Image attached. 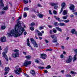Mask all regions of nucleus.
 I'll list each match as a JSON object with an SVG mask.
<instances>
[{"label":"nucleus","mask_w":77,"mask_h":77,"mask_svg":"<svg viewBox=\"0 0 77 77\" xmlns=\"http://www.w3.org/2000/svg\"><path fill=\"white\" fill-rule=\"evenodd\" d=\"M57 8H58V6H55L54 7V9H57Z\"/></svg>","instance_id":"obj_48"},{"label":"nucleus","mask_w":77,"mask_h":77,"mask_svg":"<svg viewBox=\"0 0 77 77\" xmlns=\"http://www.w3.org/2000/svg\"><path fill=\"white\" fill-rule=\"evenodd\" d=\"M27 45L29 47H31V45H30V44L29 43V39L28 38L27 39Z\"/></svg>","instance_id":"obj_19"},{"label":"nucleus","mask_w":77,"mask_h":77,"mask_svg":"<svg viewBox=\"0 0 77 77\" xmlns=\"http://www.w3.org/2000/svg\"><path fill=\"white\" fill-rule=\"evenodd\" d=\"M0 7L1 8L4 7V4L3 3V0H0Z\"/></svg>","instance_id":"obj_12"},{"label":"nucleus","mask_w":77,"mask_h":77,"mask_svg":"<svg viewBox=\"0 0 77 77\" xmlns=\"http://www.w3.org/2000/svg\"><path fill=\"white\" fill-rule=\"evenodd\" d=\"M1 15H3L4 14H5V11H1V12H0Z\"/></svg>","instance_id":"obj_29"},{"label":"nucleus","mask_w":77,"mask_h":77,"mask_svg":"<svg viewBox=\"0 0 77 77\" xmlns=\"http://www.w3.org/2000/svg\"><path fill=\"white\" fill-rule=\"evenodd\" d=\"M66 77H71V75L69 74H66Z\"/></svg>","instance_id":"obj_43"},{"label":"nucleus","mask_w":77,"mask_h":77,"mask_svg":"<svg viewBox=\"0 0 77 77\" xmlns=\"http://www.w3.org/2000/svg\"><path fill=\"white\" fill-rule=\"evenodd\" d=\"M52 42L53 43H55V42H57V40L55 39H53L52 41Z\"/></svg>","instance_id":"obj_26"},{"label":"nucleus","mask_w":77,"mask_h":77,"mask_svg":"<svg viewBox=\"0 0 77 77\" xmlns=\"http://www.w3.org/2000/svg\"><path fill=\"white\" fill-rule=\"evenodd\" d=\"M59 25L60 26H66V24L63 23H60Z\"/></svg>","instance_id":"obj_22"},{"label":"nucleus","mask_w":77,"mask_h":77,"mask_svg":"<svg viewBox=\"0 0 77 77\" xmlns=\"http://www.w3.org/2000/svg\"><path fill=\"white\" fill-rule=\"evenodd\" d=\"M53 13H54V14H57V12H56V11L54 10L53 11Z\"/></svg>","instance_id":"obj_45"},{"label":"nucleus","mask_w":77,"mask_h":77,"mask_svg":"<svg viewBox=\"0 0 77 77\" xmlns=\"http://www.w3.org/2000/svg\"><path fill=\"white\" fill-rule=\"evenodd\" d=\"M52 32H53V31L52 30H51L50 31V34H51L52 33Z\"/></svg>","instance_id":"obj_58"},{"label":"nucleus","mask_w":77,"mask_h":77,"mask_svg":"<svg viewBox=\"0 0 77 77\" xmlns=\"http://www.w3.org/2000/svg\"><path fill=\"white\" fill-rule=\"evenodd\" d=\"M75 7L74 5H71L70 7H69V9H70V10H72V11H73L74 10Z\"/></svg>","instance_id":"obj_14"},{"label":"nucleus","mask_w":77,"mask_h":77,"mask_svg":"<svg viewBox=\"0 0 77 77\" xmlns=\"http://www.w3.org/2000/svg\"><path fill=\"white\" fill-rule=\"evenodd\" d=\"M30 64H31V61H30L28 62L26 60L25 62L24 63V65L26 67H27L28 65H30Z\"/></svg>","instance_id":"obj_9"},{"label":"nucleus","mask_w":77,"mask_h":77,"mask_svg":"<svg viewBox=\"0 0 77 77\" xmlns=\"http://www.w3.org/2000/svg\"><path fill=\"white\" fill-rule=\"evenodd\" d=\"M30 73L31 74L33 75V76H35V75H36V73H35V72L33 70H31L30 72Z\"/></svg>","instance_id":"obj_15"},{"label":"nucleus","mask_w":77,"mask_h":77,"mask_svg":"<svg viewBox=\"0 0 77 77\" xmlns=\"http://www.w3.org/2000/svg\"><path fill=\"white\" fill-rule=\"evenodd\" d=\"M39 29L40 30H42L44 29V26H40L39 27Z\"/></svg>","instance_id":"obj_42"},{"label":"nucleus","mask_w":77,"mask_h":77,"mask_svg":"<svg viewBox=\"0 0 77 77\" xmlns=\"http://www.w3.org/2000/svg\"><path fill=\"white\" fill-rule=\"evenodd\" d=\"M61 6L62 7L61 9L60 12L59 13L60 14L62 13V11H63V8H64L65 6V2H63V3H61Z\"/></svg>","instance_id":"obj_6"},{"label":"nucleus","mask_w":77,"mask_h":77,"mask_svg":"<svg viewBox=\"0 0 77 77\" xmlns=\"http://www.w3.org/2000/svg\"><path fill=\"white\" fill-rule=\"evenodd\" d=\"M49 14H50V15H52V13H51V10H50L49 11Z\"/></svg>","instance_id":"obj_54"},{"label":"nucleus","mask_w":77,"mask_h":77,"mask_svg":"<svg viewBox=\"0 0 77 77\" xmlns=\"http://www.w3.org/2000/svg\"><path fill=\"white\" fill-rule=\"evenodd\" d=\"M67 14H68V11H67V10H64L63 11V15H67Z\"/></svg>","instance_id":"obj_17"},{"label":"nucleus","mask_w":77,"mask_h":77,"mask_svg":"<svg viewBox=\"0 0 77 77\" xmlns=\"http://www.w3.org/2000/svg\"><path fill=\"white\" fill-rule=\"evenodd\" d=\"M72 57L71 56H69V59L67 60H66V61L67 63H70L72 61Z\"/></svg>","instance_id":"obj_8"},{"label":"nucleus","mask_w":77,"mask_h":77,"mask_svg":"<svg viewBox=\"0 0 77 77\" xmlns=\"http://www.w3.org/2000/svg\"><path fill=\"white\" fill-rule=\"evenodd\" d=\"M38 68L39 69H44V68L43 67H41L40 66H39L38 67Z\"/></svg>","instance_id":"obj_37"},{"label":"nucleus","mask_w":77,"mask_h":77,"mask_svg":"<svg viewBox=\"0 0 77 77\" xmlns=\"http://www.w3.org/2000/svg\"><path fill=\"white\" fill-rule=\"evenodd\" d=\"M8 8L7 7H4L2 9V10H3V11H5V10H6H6H8Z\"/></svg>","instance_id":"obj_35"},{"label":"nucleus","mask_w":77,"mask_h":77,"mask_svg":"<svg viewBox=\"0 0 77 77\" xmlns=\"http://www.w3.org/2000/svg\"><path fill=\"white\" fill-rule=\"evenodd\" d=\"M61 48H62V49H64V46H62Z\"/></svg>","instance_id":"obj_60"},{"label":"nucleus","mask_w":77,"mask_h":77,"mask_svg":"<svg viewBox=\"0 0 77 77\" xmlns=\"http://www.w3.org/2000/svg\"><path fill=\"white\" fill-rule=\"evenodd\" d=\"M35 62H36V63H39V60H35Z\"/></svg>","instance_id":"obj_44"},{"label":"nucleus","mask_w":77,"mask_h":77,"mask_svg":"<svg viewBox=\"0 0 77 77\" xmlns=\"http://www.w3.org/2000/svg\"><path fill=\"white\" fill-rule=\"evenodd\" d=\"M68 17V16H63V19H66Z\"/></svg>","instance_id":"obj_38"},{"label":"nucleus","mask_w":77,"mask_h":77,"mask_svg":"<svg viewBox=\"0 0 77 77\" xmlns=\"http://www.w3.org/2000/svg\"><path fill=\"white\" fill-rule=\"evenodd\" d=\"M60 58H61V59H62V58H63V54H61L60 56Z\"/></svg>","instance_id":"obj_53"},{"label":"nucleus","mask_w":77,"mask_h":77,"mask_svg":"<svg viewBox=\"0 0 77 77\" xmlns=\"http://www.w3.org/2000/svg\"><path fill=\"white\" fill-rule=\"evenodd\" d=\"M12 56L13 57H18L19 56V53L18 52H16L15 54H13Z\"/></svg>","instance_id":"obj_10"},{"label":"nucleus","mask_w":77,"mask_h":77,"mask_svg":"<svg viewBox=\"0 0 77 77\" xmlns=\"http://www.w3.org/2000/svg\"><path fill=\"white\" fill-rule=\"evenodd\" d=\"M75 53L76 54L74 56V59L73 60V62L75 61L76 60H77V49H73Z\"/></svg>","instance_id":"obj_5"},{"label":"nucleus","mask_w":77,"mask_h":77,"mask_svg":"<svg viewBox=\"0 0 77 77\" xmlns=\"http://www.w3.org/2000/svg\"><path fill=\"white\" fill-rule=\"evenodd\" d=\"M69 20L68 19L64 21V22H65V23H68V22H69Z\"/></svg>","instance_id":"obj_40"},{"label":"nucleus","mask_w":77,"mask_h":77,"mask_svg":"<svg viewBox=\"0 0 77 77\" xmlns=\"http://www.w3.org/2000/svg\"><path fill=\"white\" fill-rule=\"evenodd\" d=\"M38 36H42V33H41V32H39L38 33Z\"/></svg>","instance_id":"obj_30"},{"label":"nucleus","mask_w":77,"mask_h":77,"mask_svg":"<svg viewBox=\"0 0 77 77\" xmlns=\"http://www.w3.org/2000/svg\"><path fill=\"white\" fill-rule=\"evenodd\" d=\"M76 32V31H75V29H73L72 30L71 32L72 34H75V33Z\"/></svg>","instance_id":"obj_23"},{"label":"nucleus","mask_w":77,"mask_h":77,"mask_svg":"<svg viewBox=\"0 0 77 77\" xmlns=\"http://www.w3.org/2000/svg\"><path fill=\"white\" fill-rule=\"evenodd\" d=\"M39 31H38L37 30H35V33L36 34H38V33H39Z\"/></svg>","instance_id":"obj_36"},{"label":"nucleus","mask_w":77,"mask_h":77,"mask_svg":"<svg viewBox=\"0 0 77 77\" xmlns=\"http://www.w3.org/2000/svg\"><path fill=\"white\" fill-rule=\"evenodd\" d=\"M45 68L46 69H50L51 68V66H50V65H48Z\"/></svg>","instance_id":"obj_27"},{"label":"nucleus","mask_w":77,"mask_h":77,"mask_svg":"<svg viewBox=\"0 0 77 77\" xmlns=\"http://www.w3.org/2000/svg\"><path fill=\"white\" fill-rule=\"evenodd\" d=\"M56 29L57 30H58V31H59V32H62V29L59 27H56Z\"/></svg>","instance_id":"obj_18"},{"label":"nucleus","mask_w":77,"mask_h":77,"mask_svg":"<svg viewBox=\"0 0 77 77\" xmlns=\"http://www.w3.org/2000/svg\"><path fill=\"white\" fill-rule=\"evenodd\" d=\"M23 34L24 35H27V32L26 31L24 32L23 33Z\"/></svg>","instance_id":"obj_57"},{"label":"nucleus","mask_w":77,"mask_h":77,"mask_svg":"<svg viewBox=\"0 0 77 77\" xmlns=\"http://www.w3.org/2000/svg\"><path fill=\"white\" fill-rule=\"evenodd\" d=\"M45 41L46 43H48V42H49L47 40V39L45 40Z\"/></svg>","instance_id":"obj_51"},{"label":"nucleus","mask_w":77,"mask_h":77,"mask_svg":"<svg viewBox=\"0 0 77 77\" xmlns=\"http://www.w3.org/2000/svg\"><path fill=\"white\" fill-rule=\"evenodd\" d=\"M35 23L33 22L31 23V26L32 27L34 26H35Z\"/></svg>","instance_id":"obj_33"},{"label":"nucleus","mask_w":77,"mask_h":77,"mask_svg":"<svg viewBox=\"0 0 77 77\" xmlns=\"http://www.w3.org/2000/svg\"><path fill=\"white\" fill-rule=\"evenodd\" d=\"M1 29L2 30H4L6 29V26H2L1 27Z\"/></svg>","instance_id":"obj_25"},{"label":"nucleus","mask_w":77,"mask_h":77,"mask_svg":"<svg viewBox=\"0 0 77 77\" xmlns=\"http://www.w3.org/2000/svg\"><path fill=\"white\" fill-rule=\"evenodd\" d=\"M75 34L76 35V36H77V32H75Z\"/></svg>","instance_id":"obj_64"},{"label":"nucleus","mask_w":77,"mask_h":77,"mask_svg":"<svg viewBox=\"0 0 77 77\" xmlns=\"http://www.w3.org/2000/svg\"><path fill=\"white\" fill-rule=\"evenodd\" d=\"M71 73L72 74H76V72H74V71H71Z\"/></svg>","instance_id":"obj_47"},{"label":"nucleus","mask_w":77,"mask_h":77,"mask_svg":"<svg viewBox=\"0 0 77 77\" xmlns=\"http://www.w3.org/2000/svg\"><path fill=\"white\" fill-rule=\"evenodd\" d=\"M13 51H14V52H17V51H19V50L17 49H15L14 50H13Z\"/></svg>","instance_id":"obj_49"},{"label":"nucleus","mask_w":77,"mask_h":77,"mask_svg":"<svg viewBox=\"0 0 77 77\" xmlns=\"http://www.w3.org/2000/svg\"><path fill=\"white\" fill-rule=\"evenodd\" d=\"M41 58L43 59H46L45 57H47V55L45 54H41Z\"/></svg>","instance_id":"obj_11"},{"label":"nucleus","mask_w":77,"mask_h":77,"mask_svg":"<svg viewBox=\"0 0 77 77\" xmlns=\"http://www.w3.org/2000/svg\"><path fill=\"white\" fill-rule=\"evenodd\" d=\"M54 18L56 19V20L58 21H59V22H60V21H61L60 20V17H57L56 16H54Z\"/></svg>","instance_id":"obj_16"},{"label":"nucleus","mask_w":77,"mask_h":77,"mask_svg":"<svg viewBox=\"0 0 77 77\" xmlns=\"http://www.w3.org/2000/svg\"><path fill=\"white\" fill-rule=\"evenodd\" d=\"M31 41L32 44H33L34 47H36V48H38V44L36 43V41H35L34 39L33 38H31L30 39Z\"/></svg>","instance_id":"obj_4"},{"label":"nucleus","mask_w":77,"mask_h":77,"mask_svg":"<svg viewBox=\"0 0 77 77\" xmlns=\"http://www.w3.org/2000/svg\"><path fill=\"white\" fill-rule=\"evenodd\" d=\"M53 32H54V33H57V30H56V29H55L54 28L53 29Z\"/></svg>","instance_id":"obj_32"},{"label":"nucleus","mask_w":77,"mask_h":77,"mask_svg":"<svg viewBox=\"0 0 77 77\" xmlns=\"http://www.w3.org/2000/svg\"><path fill=\"white\" fill-rule=\"evenodd\" d=\"M45 73H47L48 72V71L46 70H45Z\"/></svg>","instance_id":"obj_59"},{"label":"nucleus","mask_w":77,"mask_h":77,"mask_svg":"<svg viewBox=\"0 0 77 77\" xmlns=\"http://www.w3.org/2000/svg\"><path fill=\"white\" fill-rule=\"evenodd\" d=\"M23 16L24 17V18H26V17H27V14H26V13H25L24 14Z\"/></svg>","instance_id":"obj_41"},{"label":"nucleus","mask_w":77,"mask_h":77,"mask_svg":"<svg viewBox=\"0 0 77 77\" xmlns=\"http://www.w3.org/2000/svg\"><path fill=\"white\" fill-rule=\"evenodd\" d=\"M48 26L49 28H52L53 27V26L51 25H48Z\"/></svg>","instance_id":"obj_56"},{"label":"nucleus","mask_w":77,"mask_h":77,"mask_svg":"<svg viewBox=\"0 0 77 77\" xmlns=\"http://www.w3.org/2000/svg\"><path fill=\"white\" fill-rule=\"evenodd\" d=\"M7 52H8V48H6L4 49V52L2 53V54L3 57L5 58V59L7 61H8V58H6L7 57V55H6Z\"/></svg>","instance_id":"obj_2"},{"label":"nucleus","mask_w":77,"mask_h":77,"mask_svg":"<svg viewBox=\"0 0 77 77\" xmlns=\"http://www.w3.org/2000/svg\"><path fill=\"white\" fill-rule=\"evenodd\" d=\"M23 2L25 4H27V3H28V1L23 0Z\"/></svg>","instance_id":"obj_31"},{"label":"nucleus","mask_w":77,"mask_h":77,"mask_svg":"<svg viewBox=\"0 0 77 77\" xmlns=\"http://www.w3.org/2000/svg\"><path fill=\"white\" fill-rule=\"evenodd\" d=\"M10 70V69H9V67H6L5 68V73L4 74V75H6L8 72H9V71Z\"/></svg>","instance_id":"obj_7"},{"label":"nucleus","mask_w":77,"mask_h":77,"mask_svg":"<svg viewBox=\"0 0 77 77\" xmlns=\"http://www.w3.org/2000/svg\"><path fill=\"white\" fill-rule=\"evenodd\" d=\"M74 14H75V15H77V12L74 13Z\"/></svg>","instance_id":"obj_61"},{"label":"nucleus","mask_w":77,"mask_h":77,"mask_svg":"<svg viewBox=\"0 0 77 77\" xmlns=\"http://www.w3.org/2000/svg\"><path fill=\"white\" fill-rule=\"evenodd\" d=\"M38 16L39 17V18H41L43 17V16H44V15L39 14H38Z\"/></svg>","instance_id":"obj_21"},{"label":"nucleus","mask_w":77,"mask_h":77,"mask_svg":"<svg viewBox=\"0 0 77 77\" xmlns=\"http://www.w3.org/2000/svg\"><path fill=\"white\" fill-rule=\"evenodd\" d=\"M16 70H14V72L16 74H20L21 72L22 71V70L21 68H19V66H17L16 67Z\"/></svg>","instance_id":"obj_3"},{"label":"nucleus","mask_w":77,"mask_h":77,"mask_svg":"<svg viewBox=\"0 0 77 77\" xmlns=\"http://www.w3.org/2000/svg\"><path fill=\"white\" fill-rule=\"evenodd\" d=\"M29 8L27 7H26L24 8V11H29Z\"/></svg>","instance_id":"obj_24"},{"label":"nucleus","mask_w":77,"mask_h":77,"mask_svg":"<svg viewBox=\"0 0 77 77\" xmlns=\"http://www.w3.org/2000/svg\"><path fill=\"white\" fill-rule=\"evenodd\" d=\"M70 18H72V17H74V15H73V14L70 15Z\"/></svg>","instance_id":"obj_52"},{"label":"nucleus","mask_w":77,"mask_h":77,"mask_svg":"<svg viewBox=\"0 0 77 77\" xmlns=\"http://www.w3.org/2000/svg\"><path fill=\"white\" fill-rule=\"evenodd\" d=\"M51 5L52 6H55L56 5H57V4L55 3H51Z\"/></svg>","instance_id":"obj_20"},{"label":"nucleus","mask_w":77,"mask_h":77,"mask_svg":"<svg viewBox=\"0 0 77 77\" xmlns=\"http://www.w3.org/2000/svg\"><path fill=\"white\" fill-rule=\"evenodd\" d=\"M51 37L52 38V39H56V37L55 35H51Z\"/></svg>","instance_id":"obj_28"},{"label":"nucleus","mask_w":77,"mask_h":77,"mask_svg":"<svg viewBox=\"0 0 77 77\" xmlns=\"http://www.w3.org/2000/svg\"><path fill=\"white\" fill-rule=\"evenodd\" d=\"M30 29L31 30H34V28H33V27H31Z\"/></svg>","instance_id":"obj_50"},{"label":"nucleus","mask_w":77,"mask_h":77,"mask_svg":"<svg viewBox=\"0 0 77 77\" xmlns=\"http://www.w3.org/2000/svg\"><path fill=\"white\" fill-rule=\"evenodd\" d=\"M46 51H52V49L50 48L49 49H48L46 50Z\"/></svg>","instance_id":"obj_46"},{"label":"nucleus","mask_w":77,"mask_h":77,"mask_svg":"<svg viewBox=\"0 0 77 77\" xmlns=\"http://www.w3.org/2000/svg\"><path fill=\"white\" fill-rule=\"evenodd\" d=\"M25 75L26 76V77H28L29 76V75H27V74H25Z\"/></svg>","instance_id":"obj_62"},{"label":"nucleus","mask_w":77,"mask_h":77,"mask_svg":"<svg viewBox=\"0 0 77 77\" xmlns=\"http://www.w3.org/2000/svg\"><path fill=\"white\" fill-rule=\"evenodd\" d=\"M54 25L55 26H57L59 24H58V23L57 22H55L54 23Z\"/></svg>","instance_id":"obj_39"},{"label":"nucleus","mask_w":77,"mask_h":77,"mask_svg":"<svg viewBox=\"0 0 77 77\" xmlns=\"http://www.w3.org/2000/svg\"><path fill=\"white\" fill-rule=\"evenodd\" d=\"M38 7H42V5L40 4H38Z\"/></svg>","instance_id":"obj_55"},{"label":"nucleus","mask_w":77,"mask_h":77,"mask_svg":"<svg viewBox=\"0 0 77 77\" xmlns=\"http://www.w3.org/2000/svg\"><path fill=\"white\" fill-rule=\"evenodd\" d=\"M25 57L26 58V59H30V58H31V56L28 55Z\"/></svg>","instance_id":"obj_34"},{"label":"nucleus","mask_w":77,"mask_h":77,"mask_svg":"<svg viewBox=\"0 0 77 77\" xmlns=\"http://www.w3.org/2000/svg\"><path fill=\"white\" fill-rule=\"evenodd\" d=\"M1 42H6V37H3L1 38Z\"/></svg>","instance_id":"obj_13"},{"label":"nucleus","mask_w":77,"mask_h":77,"mask_svg":"<svg viewBox=\"0 0 77 77\" xmlns=\"http://www.w3.org/2000/svg\"><path fill=\"white\" fill-rule=\"evenodd\" d=\"M23 54H25V55H26V52H23Z\"/></svg>","instance_id":"obj_63"},{"label":"nucleus","mask_w":77,"mask_h":77,"mask_svg":"<svg viewBox=\"0 0 77 77\" xmlns=\"http://www.w3.org/2000/svg\"><path fill=\"white\" fill-rule=\"evenodd\" d=\"M17 21H18V22L17 24L15 25V29H13L10 32V33H7V35L9 37L14 35L15 38H17L18 36L22 35L23 33L25 30L24 28L21 26V22L19 21L20 20L18 19Z\"/></svg>","instance_id":"obj_1"}]
</instances>
